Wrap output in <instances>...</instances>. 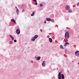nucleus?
<instances>
[{
	"instance_id": "1",
	"label": "nucleus",
	"mask_w": 79,
	"mask_h": 79,
	"mask_svg": "<svg viewBox=\"0 0 79 79\" xmlns=\"http://www.w3.org/2000/svg\"><path fill=\"white\" fill-rule=\"evenodd\" d=\"M64 79V74H61L60 72H59L58 74V79Z\"/></svg>"
},
{
	"instance_id": "2",
	"label": "nucleus",
	"mask_w": 79,
	"mask_h": 79,
	"mask_svg": "<svg viewBox=\"0 0 79 79\" xmlns=\"http://www.w3.org/2000/svg\"><path fill=\"white\" fill-rule=\"evenodd\" d=\"M69 34L68 33V31L66 32L65 34V37L66 39H68L69 37Z\"/></svg>"
},
{
	"instance_id": "3",
	"label": "nucleus",
	"mask_w": 79,
	"mask_h": 79,
	"mask_svg": "<svg viewBox=\"0 0 79 79\" xmlns=\"http://www.w3.org/2000/svg\"><path fill=\"white\" fill-rule=\"evenodd\" d=\"M75 54L76 55V56H79V51H77L75 53Z\"/></svg>"
},
{
	"instance_id": "4",
	"label": "nucleus",
	"mask_w": 79,
	"mask_h": 79,
	"mask_svg": "<svg viewBox=\"0 0 79 79\" xmlns=\"http://www.w3.org/2000/svg\"><path fill=\"white\" fill-rule=\"evenodd\" d=\"M16 33L17 34H20V30L19 29H18L16 31Z\"/></svg>"
},
{
	"instance_id": "5",
	"label": "nucleus",
	"mask_w": 79,
	"mask_h": 79,
	"mask_svg": "<svg viewBox=\"0 0 79 79\" xmlns=\"http://www.w3.org/2000/svg\"><path fill=\"white\" fill-rule=\"evenodd\" d=\"M66 8L67 10H68L69 9H70V7H69V6L67 5L66 6Z\"/></svg>"
},
{
	"instance_id": "6",
	"label": "nucleus",
	"mask_w": 79,
	"mask_h": 79,
	"mask_svg": "<svg viewBox=\"0 0 79 79\" xmlns=\"http://www.w3.org/2000/svg\"><path fill=\"white\" fill-rule=\"evenodd\" d=\"M42 65L44 67L45 66V61H43V63L42 64Z\"/></svg>"
},
{
	"instance_id": "7",
	"label": "nucleus",
	"mask_w": 79,
	"mask_h": 79,
	"mask_svg": "<svg viewBox=\"0 0 79 79\" xmlns=\"http://www.w3.org/2000/svg\"><path fill=\"white\" fill-rule=\"evenodd\" d=\"M69 43H68L67 42L66 43H65L64 44V46L65 47H66V46H68V45H69Z\"/></svg>"
},
{
	"instance_id": "8",
	"label": "nucleus",
	"mask_w": 79,
	"mask_h": 79,
	"mask_svg": "<svg viewBox=\"0 0 79 79\" xmlns=\"http://www.w3.org/2000/svg\"><path fill=\"white\" fill-rule=\"evenodd\" d=\"M11 21H12V22H13L15 24H16V21H15V20L14 19H11Z\"/></svg>"
},
{
	"instance_id": "9",
	"label": "nucleus",
	"mask_w": 79,
	"mask_h": 79,
	"mask_svg": "<svg viewBox=\"0 0 79 79\" xmlns=\"http://www.w3.org/2000/svg\"><path fill=\"white\" fill-rule=\"evenodd\" d=\"M46 19L47 20V21H52V19H51L49 18H47Z\"/></svg>"
},
{
	"instance_id": "10",
	"label": "nucleus",
	"mask_w": 79,
	"mask_h": 79,
	"mask_svg": "<svg viewBox=\"0 0 79 79\" xmlns=\"http://www.w3.org/2000/svg\"><path fill=\"white\" fill-rule=\"evenodd\" d=\"M10 37L11 38L12 40H14L15 39V38H14V37H13L12 36H11V35H10Z\"/></svg>"
},
{
	"instance_id": "11",
	"label": "nucleus",
	"mask_w": 79,
	"mask_h": 79,
	"mask_svg": "<svg viewBox=\"0 0 79 79\" xmlns=\"http://www.w3.org/2000/svg\"><path fill=\"white\" fill-rule=\"evenodd\" d=\"M49 42H51V43L52 42V38H49Z\"/></svg>"
},
{
	"instance_id": "12",
	"label": "nucleus",
	"mask_w": 79,
	"mask_h": 79,
	"mask_svg": "<svg viewBox=\"0 0 79 79\" xmlns=\"http://www.w3.org/2000/svg\"><path fill=\"white\" fill-rule=\"evenodd\" d=\"M34 14H35V11H34L32 13V14L31 15V16H34Z\"/></svg>"
},
{
	"instance_id": "13",
	"label": "nucleus",
	"mask_w": 79,
	"mask_h": 79,
	"mask_svg": "<svg viewBox=\"0 0 79 79\" xmlns=\"http://www.w3.org/2000/svg\"><path fill=\"white\" fill-rule=\"evenodd\" d=\"M35 39V37H33L32 38L31 40H32V41H34Z\"/></svg>"
},
{
	"instance_id": "14",
	"label": "nucleus",
	"mask_w": 79,
	"mask_h": 79,
	"mask_svg": "<svg viewBox=\"0 0 79 79\" xmlns=\"http://www.w3.org/2000/svg\"><path fill=\"white\" fill-rule=\"evenodd\" d=\"M40 59V57L38 56L37 58V60H39Z\"/></svg>"
},
{
	"instance_id": "15",
	"label": "nucleus",
	"mask_w": 79,
	"mask_h": 79,
	"mask_svg": "<svg viewBox=\"0 0 79 79\" xmlns=\"http://www.w3.org/2000/svg\"><path fill=\"white\" fill-rule=\"evenodd\" d=\"M16 13L18 15L19 14V10H18V9H17V10L16 11Z\"/></svg>"
},
{
	"instance_id": "16",
	"label": "nucleus",
	"mask_w": 79,
	"mask_h": 79,
	"mask_svg": "<svg viewBox=\"0 0 79 79\" xmlns=\"http://www.w3.org/2000/svg\"><path fill=\"white\" fill-rule=\"evenodd\" d=\"M35 37V39H37V37H38V35H35V37Z\"/></svg>"
},
{
	"instance_id": "17",
	"label": "nucleus",
	"mask_w": 79,
	"mask_h": 79,
	"mask_svg": "<svg viewBox=\"0 0 79 79\" xmlns=\"http://www.w3.org/2000/svg\"><path fill=\"white\" fill-rule=\"evenodd\" d=\"M68 11L69 13H71L72 12V10H69Z\"/></svg>"
},
{
	"instance_id": "18",
	"label": "nucleus",
	"mask_w": 79,
	"mask_h": 79,
	"mask_svg": "<svg viewBox=\"0 0 79 79\" xmlns=\"http://www.w3.org/2000/svg\"><path fill=\"white\" fill-rule=\"evenodd\" d=\"M51 21H52V23H55V20H54L53 19L51 20Z\"/></svg>"
},
{
	"instance_id": "19",
	"label": "nucleus",
	"mask_w": 79,
	"mask_h": 79,
	"mask_svg": "<svg viewBox=\"0 0 79 79\" xmlns=\"http://www.w3.org/2000/svg\"><path fill=\"white\" fill-rule=\"evenodd\" d=\"M60 48H62V49L63 48V46H62V45H60Z\"/></svg>"
},
{
	"instance_id": "20",
	"label": "nucleus",
	"mask_w": 79,
	"mask_h": 79,
	"mask_svg": "<svg viewBox=\"0 0 79 79\" xmlns=\"http://www.w3.org/2000/svg\"><path fill=\"white\" fill-rule=\"evenodd\" d=\"M40 6L42 7V6H43V4H41L40 5Z\"/></svg>"
},
{
	"instance_id": "21",
	"label": "nucleus",
	"mask_w": 79,
	"mask_h": 79,
	"mask_svg": "<svg viewBox=\"0 0 79 79\" xmlns=\"http://www.w3.org/2000/svg\"><path fill=\"white\" fill-rule=\"evenodd\" d=\"M9 43H10V44H13V42L10 41Z\"/></svg>"
},
{
	"instance_id": "22",
	"label": "nucleus",
	"mask_w": 79,
	"mask_h": 79,
	"mask_svg": "<svg viewBox=\"0 0 79 79\" xmlns=\"http://www.w3.org/2000/svg\"><path fill=\"white\" fill-rule=\"evenodd\" d=\"M77 6H79V2L77 3Z\"/></svg>"
},
{
	"instance_id": "23",
	"label": "nucleus",
	"mask_w": 79,
	"mask_h": 79,
	"mask_svg": "<svg viewBox=\"0 0 79 79\" xmlns=\"http://www.w3.org/2000/svg\"><path fill=\"white\" fill-rule=\"evenodd\" d=\"M46 23H47V21L46 20L44 21V23L45 24H46Z\"/></svg>"
},
{
	"instance_id": "24",
	"label": "nucleus",
	"mask_w": 79,
	"mask_h": 79,
	"mask_svg": "<svg viewBox=\"0 0 79 79\" xmlns=\"http://www.w3.org/2000/svg\"><path fill=\"white\" fill-rule=\"evenodd\" d=\"M33 0V1H34V2H37L36 0Z\"/></svg>"
},
{
	"instance_id": "25",
	"label": "nucleus",
	"mask_w": 79,
	"mask_h": 79,
	"mask_svg": "<svg viewBox=\"0 0 79 79\" xmlns=\"http://www.w3.org/2000/svg\"><path fill=\"white\" fill-rule=\"evenodd\" d=\"M35 5H37V3L36 2L35 3Z\"/></svg>"
},
{
	"instance_id": "26",
	"label": "nucleus",
	"mask_w": 79,
	"mask_h": 79,
	"mask_svg": "<svg viewBox=\"0 0 79 79\" xmlns=\"http://www.w3.org/2000/svg\"><path fill=\"white\" fill-rule=\"evenodd\" d=\"M52 35V33H49V35Z\"/></svg>"
},
{
	"instance_id": "27",
	"label": "nucleus",
	"mask_w": 79,
	"mask_h": 79,
	"mask_svg": "<svg viewBox=\"0 0 79 79\" xmlns=\"http://www.w3.org/2000/svg\"><path fill=\"white\" fill-rule=\"evenodd\" d=\"M16 42V40H14V42Z\"/></svg>"
},
{
	"instance_id": "28",
	"label": "nucleus",
	"mask_w": 79,
	"mask_h": 79,
	"mask_svg": "<svg viewBox=\"0 0 79 79\" xmlns=\"http://www.w3.org/2000/svg\"><path fill=\"white\" fill-rule=\"evenodd\" d=\"M24 11H25L24 10H22V12H24Z\"/></svg>"
},
{
	"instance_id": "29",
	"label": "nucleus",
	"mask_w": 79,
	"mask_h": 79,
	"mask_svg": "<svg viewBox=\"0 0 79 79\" xmlns=\"http://www.w3.org/2000/svg\"><path fill=\"white\" fill-rule=\"evenodd\" d=\"M40 31H41V32H42V30L40 29Z\"/></svg>"
},
{
	"instance_id": "30",
	"label": "nucleus",
	"mask_w": 79,
	"mask_h": 79,
	"mask_svg": "<svg viewBox=\"0 0 79 79\" xmlns=\"http://www.w3.org/2000/svg\"><path fill=\"white\" fill-rule=\"evenodd\" d=\"M68 40H66V42H68Z\"/></svg>"
},
{
	"instance_id": "31",
	"label": "nucleus",
	"mask_w": 79,
	"mask_h": 79,
	"mask_svg": "<svg viewBox=\"0 0 79 79\" xmlns=\"http://www.w3.org/2000/svg\"><path fill=\"white\" fill-rule=\"evenodd\" d=\"M15 8H17V7H16Z\"/></svg>"
},
{
	"instance_id": "32",
	"label": "nucleus",
	"mask_w": 79,
	"mask_h": 79,
	"mask_svg": "<svg viewBox=\"0 0 79 79\" xmlns=\"http://www.w3.org/2000/svg\"><path fill=\"white\" fill-rule=\"evenodd\" d=\"M79 1V0H78Z\"/></svg>"
}]
</instances>
